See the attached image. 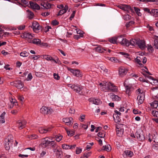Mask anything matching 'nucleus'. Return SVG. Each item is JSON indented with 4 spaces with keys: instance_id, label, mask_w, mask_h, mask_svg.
I'll return each instance as SVG.
<instances>
[{
    "instance_id": "f257e3e1",
    "label": "nucleus",
    "mask_w": 158,
    "mask_h": 158,
    "mask_svg": "<svg viewBox=\"0 0 158 158\" xmlns=\"http://www.w3.org/2000/svg\"><path fill=\"white\" fill-rule=\"evenodd\" d=\"M137 42V39H132L129 41L126 38H123L120 43L122 45H125L126 46H129L130 45L132 46L136 45Z\"/></svg>"
},
{
    "instance_id": "f03ea898",
    "label": "nucleus",
    "mask_w": 158,
    "mask_h": 158,
    "mask_svg": "<svg viewBox=\"0 0 158 158\" xmlns=\"http://www.w3.org/2000/svg\"><path fill=\"white\" fill-rule=\"evenodd\" d=\"M102 86H105V88L107 91L116 92H117L118 90L116 87L110 82H106Z\"/></svg>"
},
{
    "instance_id": "7ed1b4c3",
    "label": "nucleus",
    "mask_w": 158,
    "mask_h": 158,
    "mask_svg": "<svg viewBox=\"0 0 158 158\" xmlns=\"http://www.w3.org/2000/svg\"><path fill=\"white\" fill-rule=\"evenodd\" d=\"M135 135L137 139L139 140H144L145 139L144 133L143 131L141 129H139L135 133Z\"/></svg>"
},
{
    "instance_id": "20e7f679",
    "label": "nucleus",
    "mask_w": 158,
    "mask_h": 158,
    "mask_svg": "<svg viewBox=\"0 0 158 158\" xmlns=\"http://www.w3.org/2000/svg\"><path fill=\"white\" fill-rule=\"evenodd\" d=\"M118 7L123 10L126 11L127 12H129L130 11L131 13H134L133 9L130 5L123 4L118 5Z\"/></svg>"
},
{
    "instance_id": "39448f33",
    "label": "nucleus",
    "mask_w": 158,
    "mask_h": 158,
    "mask_svg": "<svg viewBox=\"0 0 158 158\" xmlns=\"http://www.w3.org/2000/svg\"><path fill=\"white\" fill-rule=\"evenodd\" d=\"M53 110L51 108H49L45 106H43L40 109V112L44 115L50 114Z\"/></svg>"
},
{
    "instance_id": "423d86ee",
    "label": "nucleus",
    "mask_w": 158,
    "mask_h": 158,
    "mask_svg": "<svg viewBox=\"0 0 158 158\" xmlns=\"http://www.w3.org/2000/svg\"><path fill=\"white\" fill-rule=\"evenodd\" d=\"M31 27L33 28V31L36 33H38L40 29H41V27L39 25V23L36 21H35L32 22Z\"/></svg>"
},
{
    "instance_id": "0eeeda50",
    "label": "nucleus",
    "mask_w": 158,
    "mask_h": 158,
    "mask_svg": "<svg viewBox=\"0 0 158 158\" xmlns=\"http://www.w3.org/2000/svg\"><path fill=\"white\" fill-rule=\"evenodd\" d=\"M26 123L27 122L25 120H20L17 122L16 126L19 129L21 130L26 127Z\"/></svg>"
},
{
    "instance_id": "6e6552de",
    "label": "nucleus",
    "mask_w": 158,
    "mask_h": 158,
    "mask_svg": "<svg viewBox=\"0 0 158 158\" xmlns=\"http://www.w3.org/2000/svg\"><path fill=\"white\" fill-rule=\"evenodd\" d=\"M51 127H41L39 128V131L41 134H45L50 132L52 129Z\"/></svg>"
},
{
    "instance_id": "1a4fd4ad",
    "label": "nucleus",
    "mask_w": 158,
    "mask_h": 158,
    "mask_svg": "<svg viewBox=\"0 0 158 158\" xmlns=\"http://www.w3.org/2000/svg\"><path fill=\"white\" fill-rule=\"evenodd\" d=\"M128 70L123 67H121L119 70V74L121 77H123L126 74Z\"/></svg>"
},
{
    "instance_id": "9d476101",
    "label": "nucleus",
    "mask_w": 158,
    "mask_h": 158,
    "mask_svg": "<svg viewBox=\"0 0 158 158\" xmlns=\"http://www.w3.org/2000/svg\"><path fill=\"white\" fill-rule=\"evenodd\" d=\"M29 3L31 8L32 9L39 10L40 8V6L36 2L29 1Z\"/></svg>"
},
{
    "instance_id": "9b49d317",
    "label": "nucleus",
    "mask_w": 158,
    "mask_h": 158,
    "mask_svg": "<svg viewBox=\"0 0 158 158\" xmlns=\"http://www.w3.org/2000/svg\"><path fill=\"white\" fill-rule=\"evenodd\" d=\"M136 45L138 46L141 49H143L146 46L145 42L143 40H141L139 39H137Z\"/></svg>"
},
{
    "instance_id": "f8f14e48",
    "label": "nucleus",
    "mask_w": 158,
    "mask_h": 158,
    "mask_svg": "<svg viewBox=\"0 0 158 158\" xmlns=\"http://www.w3.org/2000/svg\"><path fill=\"white\" fill-rule=\"evenodd\" d=\"M50 141L47 138H45L42 139L41 145L43 147H47L49 145Z\"/></svg>"
},
{
    "instance_id": "ddd939ff",
    "label": "nucleus",
    "mask_w": 158,
    "mask_h": 158,
    "mask_svg": "<svg viewBox=\"0 0 158 158\" xmlns=\"http://www.w3.org/2000/svg\"><path fill=\"white\" fill-rule=\"evenodd\" d=\"M24 86L23 83L20 80H17L15 81V87L19 89H21L23 88Z\"/></svg>"
},
{
    "instance_id": "4468645a",
    "label": "nucleus",
    "mask_w": 158,
    "mask_h": 158,
    "mask_svg": "<svg viewBox=\"0 0 158 158\" xmlns=\"http://www.w3.org/2000/svg\"><path fill=\"white\" fill-rule=\"evenodd\" d=\"M145 94L144 93H142L141 94H139L137 97V99L139 100V102L140 104L143 102Z\"/></svg>"
},
{
    "instance_id": "2eb2a0df",
    "label": "nucleus",
    "mask_w": 158,
    "mask_h": 158,
    "mask_svg": "<svg viewBox=\"0 0 158 158\" xmlns=\"http://www.w3.org/2000/svg\"><path fill=\"white\" fill-rule=\"evenodd\" d=\"M89 101L92 102L93 104L96 105H99L102 103V102L100 99L94 98H90L89 99Z\"/></svg>"
},
{
    "instance_id": "dca6fc26",
    "label": "nucleus",
    "mask_w": 158,
    "mask_h": 158,
    "mask_svg": "<svg viewBox=\"0 0 158 158\" xmlns=\"http://www.w3.org/2000/svg\"><path fill=\"white\" fill-rule=\"evenodd\" d=\"M116 130L117 135L119 137H121L123 133V129L121 128L117 127Z\"/></svg>"
},
{
    "instance_id": "f3484780",
    "label": "nucleus",
    "mask_w": 158,
    "mask_h": 158,
    "mask_svg": "<svg viewBox=\"0 0 158 158\" xmlns=\"http://www.w3.org/2000/svg\"><path fill=\"white\" fill-rule=\"evenodd\" d=\"M5 148L6 150H8L12 145V141H7L5 139Z\"/></svg>"
},
{
    "instance_id": "a211bd4d",
    "label": "nucleus",
    "mask_w": 158,
    "mask_h": 158,
    "mask_svg": "<svg viewBox=\"0 0 158 158\" xmlns=\"http://www.w3.org/2000/svg\"><path fill=\"white\" fill-rule=\"evenodd\" d=\"M73 120V119L71 117L69 118H64L63 119V121L65 123L67 124V125L71 124Z\"/></svg>"
},
{
    "instance_id": "6ab92c4d",
    "label": "nucleus",
    "mask_w": 158,
    "mask_h": 158,
    "mask_svg": "<svg viewBox=\"0 0 158 158\" xmlns=\"http://www.w3.org/2000/svg\"><path fill=\"white\" fill-rule=\"evenodd\" d=\"M68 6L67 5H65L64 7V9L60 10L58 14H57V15H60L66 13L68 9Z\"/></svg>"
},
{
    "instance_id": "aec40b11",
    "label": "nucleus",
    "mask_w": 158,
    "mask_h": 158,
    "mask_svg": "<svg viewBox=\"0 0 158 158\" xmlns=\"http://www.w3.org/2000/svg\"><path fill=\"white\" fill-rule=\"evenodd\" d=\"M124 86L125 87L126 94L129 95L131 94V90L132 89V87L130 86L125 85V83L124 84Z\"/></svg>"
},
{
    "instance_id": "412c9836",
    "label": "nucleus",
    "mask_w": 158,
    "mask_h": 158,
    "mask_svg": "<svg viewBox=\"0 0 158 158\" xmlns=\"http://www.w3.org/2000/svg\"><path fill=\"white\" fill-rule=\"evenodd\" d=\"M50 144L52 148H54L53 151L54 152L56 151V149L58 147V146L56 144V143L54 141H50Z\"/></svg>"
},
{
    "instance_id": "4be33fe9",
    "label": "nucleus",
    "mask_w": 158,
    "mask_h": 158,
    "mask_svg": "<svg viewBox=\"0 0 158 158\" xmlns=\"http://www.w3.org/2000/svg\"><path fill=\"white\" fill-rule=\"evenodd\" d=\"M33 36L30 33L25 32L23 35V38L29 39H32Z\"/></svg>"
},
{
    "instance_id": "5701e85b",
    "label": "nucleus",
    "mask_w": 158,
    "mask_h": 158,
    "mask_svg": "<svg viewBox=\"0 0 158 158\" xmlns=\"http://www.w3.org/2000/svg\"><path fill=\"white\" fill-rule=\"evenodd\" d=\"M36 45H40L41 44V40L39 39H34L32 41L30 42Z\"/></svg>"
},
{
    "instance_id": "b1692460",
    "label": "nucleus",
    "mask_w": 158,
    "mask_h": 158,
    "mask_svg": "<svg viewBox=\"0 0 158 158\" xmlns=\"http://www.w3.org/2000/svg\"><path fill=\"white\" fill-rule=\"evenodd\" d=\"M123 155H126V156H127L130 157L133 156V152L131 151L126 150L124 151V154Z\"/></svg>"
},
{
    "instance_id": "393cba45",
    "label": "nucleus",
    "mask_w": 158,
    "mask_h": 158,
    "mask_svg": "<svg viewBox=\"0 0 158 158\" xmlns=\"http://www.w3.org/2000/svg\"><path fill=\"white\" fill-rule=\"evenodd\" d=\"M151 15L156 17L158 16V10L156 9H152L151 11Z\"/></svg>"
},
{
    "instance_id": "a878e982",
    "label": "nucleus",
    "mask_w": 158,
    "mask_h": 158,
    "mask_svg": "<svg viewBox=\"0 0 158 158\" xmlns=\"http://www.w3.org/2000/svg\"><path fill=\"white\" fill-rule=\"evenodd\" d=\"M111 98L113 100L120 101L121 99V98L117 95H114L113 94H112L110 96Z\"/></svg>"
},
{
    "instance_id": "bb28decb",
    "label": "nucleus",
    "mask_w": 158,
    "mask_h": 158,
    "mask_svg": "<svg viewBox=\"0 0 158 158\" xmlns=\"http://www.w3.org/2000/svg\"><path fill=\"white\" fill-rule=\"evenodd\" d=\"M94 49L97 52H98L99 53H102L104 52V51H106L105 49L102 48L100 47H98L94 48Z\"/></svg>"
},
{
    "instance_id": "cd10ccee",
    "label": "nucleus",
    "mask_w": 158,
    "mask_h": 158,
    "mask_svg": "<svg viewBox=\"0 0 158 158\" xmlns=\"http://www.w3.org/2000/svg\"><path fill=\"white\" fill-rule=\"evenodd\" d=\"M82 88L81 87H79L77 85H75L73 89L74 90L80 94L81 91V90Z\"/></svg>"
},
{
    "instance_id": "c85d7f7f",
    "label": "nucleus",
    "mask_w": 158,
    "mask_h": 158,
    "mask_svg": "<svg viewBox=\"0 0 158 158\" xmlns=\"http://www.w3.org/2000/svg\"><path fill=\"white\" fill-rule=\"evenodd\" d=\"M6 114L5 112H4L0 116V123H5L4 117Z\"/></svg>"
},
{
    "instance_id": "c756f323",
    "label": "nucleus",
    "mask_w": 158,
    "mask_h": 158,
    "mask_svg": "<svg viewBox=\"0 0 158 158\" xmlns=\"http://www.w3.org/2000/svg\"><path fill=\"white\" fill-rule=\"evenodd\" d=\"M113 117L115 122L116 123L119 122L121 120L119 116L117 114H113Z\"/></svg>"
},
{
    "instance_id": "7c9ffc66",
    "label": "nucleus",
    "mask_w": 158,
    "mask_h": 158,
    "mask_svg": "<svg viewBox=\"0 0 158 158\" xmlns=\"http://www.w3.org/2000/svg\"><path fill=\"white\" fill-rule=\"evenodd\" d=\"M55 152L56 153V156L58 158H61L62 156V152L61 150L56 149Z\"/></svg>"
},
{
    "instance_id": "2f4dec72",
    "label": "nucleus",
    "mask_w": 158,
    "mask_h": 158,
    "mask_svg": "<svg viewBox=\"0 0 158 158\" xmlns=\"http://www.w3.org/2000/svg\"><path fill=\"white\" fill-rule=\"evenodd\" d=\"M73 75L78 77H82V75L81 73L80 70L78 69H75V71Z\"/></svg>"
},
{
    "instance_id": "473e14b6",
    "label": "nucleus",
    "mask_w": 158,
    "mask_h": 158,
    "mask_svg": "<svg viewBox=\"0 0 158 158\" xmlns=\"http://www.w3.org/2000/svg\"><path fill=\"white\" fill-rule=\"evenodd\" d=\"M27 12L28 13V17L30 19H32L34 16L33 13L29 10H27Z\"/></svg>"
},
{
    "instance_id": "72a5a7b5",
    "label": "nucleus",
    "mask_w": 158,
    "mask_h": 158,
    "mask_svg": "<svg viewBox=\"0 0 158 158\" xmlns=\"http://www.w3.org/2000/svg\"><path fill=\"white\" fill-rule=\"evenodd\" d=\"M117 38L115 37H113L109 39V41L112 44H117Z\"/></svg>"
},
{
    "instance_id": "f704fd0d",
    "label": "nucleus",
    "mask_w": 158,
    "mask_h": 158,
    "mask_svg": "<svg viewBox=\"0 0 158 158\" xmlns=\"http://www.w3.org/2000/svg\"><path fill=\"white\" fill-rule=\"evenodd\" d=\"M103 149L102 150L106 151L108 152H109L111 150V148L110 145H107L106 146H103Z\"/></svg>"
},
{
    "instance_id": "c9c22d12",
    "label": "nucleus",
    "mask_w": 158,
    "mask_h": 158,
    "mask_svg": "<svg viewBox=\"0 0 158 158\" xmlns=\"http://www.w3.org/2000/svg\"><path fill=\"white\" fill-rule=\"evenodd\" d=\"M152 140L155 143H158V135L156 134L155 135L154 134L153 135H152Z\"/></svg>"
},
{
    "instance_id": "e433bc0d",
    "label": "nucleus",
    "mask_w": 158,
    "mask_h": 158,
    "mask_svg": "<svg viewBox=\"0 0 158 158\" xmlns=\"http://www.w3.org/2000/svg\"><path fill=\"white\" fill-rule=\"evenodd\" d=\"M134 8L136 14L139 16H141L142 14L140 12V9L138 8L135 6L134 7Z\"/></svg>"
},
{
    "instance_id": "4c0bfd02",
    "label": "nucleus",
    "mask_w": 158,
    "mask_h": 158,
    "mask_svg": "<svg viewBox=\"0 0 158 158\" xmlns=\"http://www.w3.org/2000/svg\"><path fill=\"white\" fill-rule=\"evenodd\" d=\"M44 57L47 60H53L54 62H56V60L54 59L51 56H49L48 55H45L44 56Z\"/></svg>"
},
{
    "instance_id": "58836bf2",
    "label": "nucleus",
    "mask_w": 158,
    "mask_h": 158,
    "mask_svg": "<svg viewBox=\"0 0 158 158\" xmlns=\"http://www.w3.org/2000/svg\"><path fill=\"white\" fill-rule=\"evenodd\" d=\"M150 104L151 106H152L154 108H156L158 106V101H154Z\"/></svg>"
},
{
    "instance_id": "ea45409f",
    "label": "nucleus",
    "mask_w": 158,
    "mask_h": 158,
    "mask_svg": "<svg viewBox=\"0 0 158 158\" xmlns=\"http://www.w3.org/2000/svg\"><path fill=\"white\" fill-rule=\"evenodd\" d=\"M98 135L101 138H103L105 136V132L103 131H102L98 133Z\"/></svg>"
},
{
    "instance_id": "a19ab883",
    "label": "nucleus",
    "mask_w": 158,
    "mask_h": 158,
    "mask_svg": "<svg viewBox=\"0 0 158 158\" xmlns=\"http://www.w3.org/2000/svg\"><path fill=\"white\" fill-rule=\"evenodd\" d=\"M65 130L69 136H72L74 135L75 133V132L74 131H69L66 129Z\"/></svg>"
},
{
    "instance_id": "79ce46f5",
    "label": "nucleus",
    "mask_w": 158,
    "mask_h": 158,
    "mask_svg": "<svg viewBox=\"0 0 158 158\" xmlns=\"http://www.w3.org/2000/svg\"><path fill=\"white\" fill-rule=\"evenodd\" d=\"M52 27L51 26H47L44 27L43 30L46 33L49 31V29H51Z\"/></svg>"
},
{
    "instance_id": "37998d69",
    "label": "nucleus",
    "mask_w": 158,
    "mask_h": 158,
    "mask_svg": "<svg viewBox=\"0 0 158 158\" xmlns=\"http://www.w3.org/2000/svg\"><path fill=\"white\" fill-rule=\"evenodd\" d=\"M44 5L43 6L44 8L48 9L51 8V4L48 2H45Z\"/></svg>"
},
{
    "instance_id": "c03bdc74",
    "label": "nucleus",
    "mask_w": 158,
    "mask_h": 158,
    "mask_svg": "<svg viewBox=\"0 0 158 158\" xmlns=\"http://www.w3.org/2000/svg\"><path fill=\"white\" fill-rule=\"evenodd\" d=\"M29 53H27L26 51L22 52L20 53V56L23 57H27L28 56Z\"/></svg>"
},
{
    "instance_id": "a18cd8bd",
    "label": "nucleus",
    "mask_w": 158,
    "mask_h": 158,
    "mask_svg": "<svg viewBox=\"0 0 158 158\" xmlns=\"http://www.w3.org/2000/svg\"><path fill=\"white\" fill-rule=\"evenodd\" d=\"M135 23V22L133 21H129V22H127L126 24V26L127 28L128 27H129L132 24H134Z\"/></svg>"
},
{
    "instance_id": "49530a36",
    "label": "nucleus",
    "mask_w": 158,
    "mask_h": 158,
    "mask_svg": "<svg viewBox=\"0 0 158 158\" xmlns=\"http://www.w3.org/2000/svg\"><path fill=\"white\" fill-rule=\"evenodd\" d=\"M6 140L7 141H12V143H13V137L12 135H9L7 138L6 139Z\"/></svg>"
},
{
    "instance_id": "de8ad7c7",
    "label": "nucleus",
    "mask_w": 158,
    "mask_h": 158,
    "mask_svg": "<svg viewBox=\"0 0 158 158\" xmlns=\"http://www.w3.org/2000/svg\"><path fill=\"white\" fill-rule=\"evenodd\" d=\"M147 49L150 52H152L154 51V48L151 45H148Z\"/></svg>"
},
{
    "instance_id": "09e8293b",
    "label": "nucleus",
    "mask_w": 158,
    "mask_h": 158,
    "mask_svg": "<svg viewBox=\"0 0 158 158\" xmlns=\"http://www.w3.org/2000/svg\"><path fill=\"white\" fill-rule=\"evenodd\" d=\"M62 147L64 149H70V145L65 144L62 145Z\"/></svg>"
},
{
    "instance_id": "8fccbe9b",
    "label": "nucleus",
    "mask_w": 158,
    "mask_h": 158,
    "mask_svg": "<svg viewBox=\"0 0 158 158\" xmlns=\"http://www.w3.org/2000/svg\"><path fill=\"white\" fill-rule=\"evenodd\" d=\"M62 137V136L61 135H56L55 136L56 140L57 141L59 142L61 140Z\"/></svg>"
},
{
    "instance_id": "3c124183",
    "label": "nucleus",
    "mask_w": 158,
    "mask_h": 158,
    "mask_svg": "<svg viewBox=\"0 0 158 158\" xmlns=\"http://www.w3.org/2000/svg\"><path fill=\"white\" fill-rule=\"evenodd\" d=\"M38 136L35 134H32L29 136V138L31 139H37Z\"/></svg>"
},
{
    "instance_id": "603ef678",
    "label": "nucleus",
    "mask_w": 158,
    "mask_h": 158,
    "mask_svg": "<svg viewBox=\"0 0 158 158\" xmlns=\"http://www.w3.org/2000/svg\"><path fill=\"white\" fill-rule=\"evenodd\" d=\"M131 16L128 14H126L123 16V19L124 20H129Z\"/></svg>"
},
{
    "instance_id": "864d4df0",
    "label": "nucleus",
    "mask_w": 158,
    "mask_h": 158,
    "mask_svg": "<svg viewBox=\"0 0 158 158\" xmlns=\"http://www.w3.org/2000/svg\"><path fill=\"white\" fill-rule=\"evenodd\" d=\"M77 30V29H76L77 33L79 34V35L81 36V37H83V33H82L83 32L80 30Z\"/></svg>"
},
{
    "instance_id": "5fc2aeb1",
    "label": "nucleus",
    "mask_w": 158,
    "mask_h": 158,
    "mask_svg": "<svg viewBox=\"0 0 158 158\" xmlns=\"http://www.w3.org/2000/svg\"><path fill=\"white\" fill-rule=\"evenodd\" d=\"M53 77L56 80H59L60 79V77L59 76L58 74L54 73L53 74Z\"/></svg>"
},
{
    "instance_id": "6e6d98bb",
    "label": "nucleus",
    "mask_w": 158,
    "mask_h": 158,
    "mask_svg": "<svg viewBox=\"0 0 158 158\" xmlns=\"http://www.w3.org/2000/svg\"><path fill=\"white\" fill-rule=\"evenodd\" d=\"M82 151V149L80 148H79L78 147L76 148V154H79Z\"/></svg>"
},
{
    "instance_id": "4d7b16f0",
    "label": "nucleus",
    "mask_w": 158,
    "mask_h": 158,
    "mask_svg": "<svg viewBox=\"0 0 158 158\" xmlns=\"http://www.w3.org/2000/svg\"><path fill=\"white\" fill-rule=\"evenodd\" d=\"M119 111L121 112H124V111H125L126 113H127V112L128 111V110L126 108H124V107H120L119 108Z\"/></svg>"
},
{
    "instance_id": "13d9d810",
    "label": "nucleus",
    "mask_w": 158,
    "mask_h": 158,
    "mask_svg": "<svg viewBox=\"0 0 158 158\" xmlns=\"http://www.w3.org/2000/svg\"><path fill=\"white\" fill-rule=\"evenodd\" d=\"M59 23L57 20H52L51 22V24L53 26H56L58 25Z\"/></svg>"
},
{
    "instance_id": "bf43d9fd",
    "label": "nucleus",
    "mask_w": 158,
    "mask_h": 158,
    "mask_svg": "<svg viewBox=\"0 0 158 158\" xmlns=\"http://www.w3.org/2000/svg\"><path fill=\"white\" fill-rule=\"evenodd\" d=\"M32 78V76L31 73H29L26 78V80L27 81H30Z\"/></svg>"
},
{
    "instance_id": "052dcab7",
    "label": "nucleus",
    "mask_w": 158,
    "mask_h": 158,
    "mask_svg": "<svg viewBox=\"0 0 158 158\" xmlns=\"http://www.w3.org/2000/svg\"><path fill=\"white\" fill-rule=\"evenodd\" d=\"M21 2L22 3L28 6L29 4V2L27 0H21Z\"/></svg>"
},
{
    "instance_id": "680f3d73",
    "label": "nucleus",
    "mask_w": 158,
    "mask_h": 158,
    "mask_svg": "<svg viewBox=\"0 0 158 158\" xmlns=\"http://www.w3.org/2000/svg\"><path fill=\"white\" fill-rule=\"evenodd\" d=\"M144 11L145 12H147L150 14H151V11H150V10L147 7H144L143 9Z\"/></svg>"
},
{
    "instance_id": "e2e57ef3",
    "label": "nucleus",
    "mask_w": 158,
    "mask_h": 158,
    "mask_svg": "<svg viewBox=\"0 0 158 158\" xmlns=\"http://www.w3.org/2000/svg\"><path fill=\"white\" fill-rule=\"evenodd\" d=\"M25 26L24 25H22L18 26L17 27L18 29L19 30H22L24 29Z\"/></svg>"
},
{
    "instance_id": "0e129e2a",
    "label": "nucleus",
    "mask_w": 158,
    "mask_h": 158,
    "mask_svg": "<svg viewBox=\"0 0 158 158\" xmlns=\"http://www.w3.org/2000/svg\"><path fill=\"white\" fill-rule=\"evenodd\" d=\"M35 75L38 77H40L42 76L41 73L40 72H35Z\"/></svg>"
},
{
    "instance_id": "69168bd1",
    "label": "nucleus",
    "mask_w": 158,
    "mask_h": 158,
    "mask_svg": "<svg viewBox=\"0 0 158 158\" xmlns=\"http://www.w3.org/2000/svg\"><path fill=\"white\" fill-rule=\"evenodd\" d=\"M75 13H76L75 10L73 11L72 14H71V16L70 17V18H69L70 20H72V19H73L74 18V17L75 16Z\"/></svg>"
},
{
    "instance_id": "338daca9",
    "label": "nucleus",
    "mask_w": 158,
    "mask_h": 158,
    "mask_svg": "<svg viewBox=\"0 0 158 158\" xmlns=\"http://www.w3.org/2000/svg\"><path fill=\"white\" fill-rule=\"evenodd\" d=\"M101 70L104 72L107 73L108 72V70L106 68L103 66H102L101 67Z\"/></svg>"
},
{
    "instance_id": "774afa93",
    "label": "nucleus",
    "mask_w": 158,
    "mask_h": 158,
    "mask_svg": "<svg viewBox=\"0 0 158 158\" xmlns=\"http://www.w3.org/2000/svg\"><path fill=\"white\" fill-rule=\"evenodd\" d=\"M110 60L112 62H116L118 60L115 57H112L110 58Z\"/></svg>"
}]
</instances>
